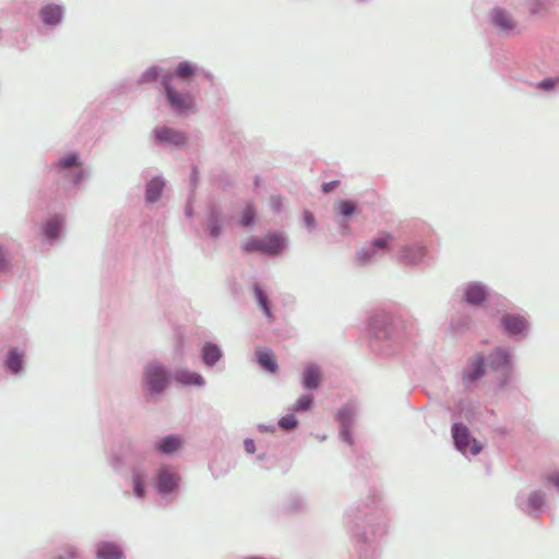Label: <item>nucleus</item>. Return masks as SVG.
<instances>
[{
  "label": "nucleus",
  "mask_w": 559,
  "mask_h": 559,
  "mask_svg": "<svg viewBox=\"0 0 559 559\" xmlns=\"http://www.w3.org/2000/svg\"><path fill=\"white\" fill-rule=\"evenodd\" d=\"M282 248L283 238L276 234L263 238L251 237L242 245V249L247 252L260 251L267 254H277Z\"/></svg>",
  "instance_id": "f257e3e1"
},
{
  "label": "nucleus",
  "mask_w": 559,
  "mask_h": 559,
  "mask_svg": "<svg viewBox=\"0 0 559 559\" xmlns=\"http://www.w3.org/2000/svg\"><path fill=\"white\" fill-rule=\"evenodd\" d=\"M173 75H165L163 80L169 104L175 110L180 112L192 109L194 106L193 97L188 93L177 92L173 86Z\"/></svg>",
  "instance_id": "f03ea898"
},
{
  "label": "nucleus",
  "mask_w": 559,
  "mask_h": 559,
  "mask_svg": "<svg viewBox=\"0 0 559 559\" xmlns=\"http://www.w3.org/2000/svg\"><path fill=\"white\" fill-rule=\"evenodd\" d=\"M452 433L455 447L462 453H471L472 455H476L481 450V444L475 439H471L468 433V429L462 424H455L452 427Z\"/></svg>",
  "instance_id": "7ed1b4c3"
},
{
  "label": "nucleus",
  "mask_w": 559,
  "mask_h": 559,
  "mask_svg": "<svg viewBox=\"0 0 559 559\" xmlns=\"http://www.w3.org/2000/svg\"><path fill=\"white\" fill-rule=\"evenodd\" d=\"M145 384L151 393L162 392L167 384L165 370L158 365H148L145 370Z\"/></svg>",
  "instance_id": "20e7f679"
},
{
  "label": "nucleus",
  "mask_w": 559,
  "mask_h": 559,
  "mask_svg": "<svg viewBox=\"0 0 559 559\" xmlns=\"http://www.w3.org/2000/svg\"><path fill=\"white\" fill-rule=\"evenodd\" d=\"M492 24L502 33H511L516 27V22L510 13L502 9H495L491 12Z\"/></svg>",
  "instance_id": "39448f33"
},
{
  "label": "nucleus",
  "mask_w": 559,
  "mask_h": 559,
  "mask_svg": "<svg viewBox=\"0 0 559 559\" xmlns=\"http://www.w3.org/2000/svg\"><path fill=\"white\" fill-rule=\"evenodd\" d=\"M178 479V476L169 468L163 467L158 473L157 489L163 493H168L177 487Z\"/></svg>",
  "instance_id": "423d86ee"
},
{
  "label": "nucleus",
  "mask_w": 559,
  "mask_h": 559,
  "mask_svg": "<svg viewBox=\"0 0 559 559\" xmlns=\"http://www.w3.org/2000/svg\"><path fill=\"white\" fill-rule=\"evenodd\" d=\"M155 135L157 141L175 145H181L185 143L186 140L185 135L181 132L167 127H160L156 129Z\"/></svg>",
  "instance_id": "0eeeda50"
},
{
  "label": "nucleus",
  "mask_w": 559,
  "mask_h": 559,
  "mask_svg": "<svg viewBox=\"0 0 559 559\" xmlns=\"http://www.w3.org/2000/svg\"><path fill=\"white\" fill-rule=\"evenodd\" d=\"M39 15L46 25H56L62 20V8L58 4H46L40 11Z\"/></svg>",
  "instance_id": "6e6552de"
},
{
  "label": "nucleus",
  "mask_w": 559,
  "mask_h": 559,
  "mask_svg": "<svg viewBox=\"0 0 559 559\" xmlns=\"http://www.w3.org/2000/svg\"><path fill=\"white\" fill-rule=\"evenodd\" d=\"M501 323L509 334H520L525 331L526 322L524 318L518 314H506L501 319Z\"/></svg>",
  "instance_id": "1a4fd4ad"
},
{
  "label": "nucleus",
  "mask_w": 559,
  "mask_h": 559,
  "mask_svg": "<svg viewBox=\"0 0 559 559\" xmlns=\"http://www.w3.org/2000/svg\"><path fill=\"white\" fill-rule=\"evenodd\" d=\"M97 559H121L122 551L120 548L112 543H100L96 550Z\"/></svg>",
  "instance_id": "9d476101"
},
{
  "label": "nucleus",
  "mask_w": 559,
  "mask_h": 559,
  "mask_svg": "<svg viewBox=\"0 0 559 559\" xmlns=\"http://www.w3.org/2000/svg\"><path fill=\"white\" fill-rule=\"evenodd\" d=\"M464 295L466 301L472 305H479L487 297L485 288L479 284H472L467 286Z\"/></svg>",
  "instance_id": "9b49d317"
},
{
  "label": "nucleus",
  "mask_w": 559,
  "mask_h": 559,
  "mask_svg": "<svg viewBox=\"0 0 559 559\" xmlns=\"http://www.w3.org/2000/svg\"><path fill=\"white\" fill-rule=\"evenodd\" d=\"M259 365L265 370L275 373L277 371V361L271 350H260L257 353Z\"/></svg>",
  "instance_id": "f8f14e48"
},
{
  "label": "nucleus",
  "mask_w": 559,
  "mask_h": 559,
  "mask_svg": "<svg viewBox=\"0 0 559 559\" xmlns=\"http://www.w3.org/2000/svg\"><path fill=\"white\" fill-rule=\"evenodd\" d=\"M302 383L307 389H316L320 383V371L316 366H309L306 368L302 376Z\"/></svg>",
  "instance_id": "ddd939ff"
},
{
  "label": "nucleus",
  "mask_w": 559,
  "mask_h": 559,
  "mask_svg": "<svg viewBox=\"0 0 559 559\" xmlns=\"http://www.w3.org/2000/svg\"><path fill=\"white\" fill-rule=\"evenodd\" d=\"M182 445V441L177 436L165 437L157 445V449L166 454L176 452Z\"/></svg>",
  "instance_id": "4468645a"
},
{
  "label": "nucleus",
  "mask_w": 559,
  "mask_h": 559,
  "mask_svg": "<svg viewBox=\"0 0 559 559\" xmlns=\"http://www.w3.org/2000/svg\"><path fill=\"white\" fill-rule=\"evenodd\" d=\"M164 186H165L164 181L158 178L151 180L146 187L147 201L155 202L159 198V195L164 189Z\"/></svg>",
  "instance_id": "2eb2a0df"
},
{
  "label": "nucleus",
  "mask_w": 559,
  "mask_h": 559,
  "mask_svg": "<svg viewBox=\"0 0 559 559\" xmlns=\"http://www.w3.org/2000/svg\"><path fill=\"white\" fill-rule=\"evenodd\" d=\"M222 357V352L214 344H206L203 347V360L207 366H213Z\"/></svg>",
  "instance_id": "dca6fc26"
},
{
  "label": "nucleus",
  "mask_w": 559,
  "mask_h": 559,
  "mask_svg": "<svg viewBox=\"0 0 559 559\" xmlns=\"http://www.w3.org/2000/svg\"><path fill=\"white\" fill-rule=\"evenodd\" d=\"M484 374V359L481 357L476 358L468 371L464 374V380L475 381Z\"/></svg>",
  "instance_id": "f3484780"
},
{
  "label": "nucleus",
  "mask_w": 559,
  "mask_h": 559,
  "mask_svg": "<svg viewBox=\"0 0 559 559\" xmlns=\"http://www.w3.org/2000/svg\"><path fill=\"white\" fill-rule=\"evenodd\" d=\"M195 68L188 61L180 62L175 71V74H171L174 78L177 76L185 82H189V80L194 75Z\"/></svg>",
  "instance_id": "a211bd4d"
},
{
  "label": "nucleus",
  "mask_w": 559,
  "mask_h": 559,
  "mask_svg": "<svg viewBox=\"0 0 559 559\" xmlns=\"http://www.w3.org/2000/svg\"><path fill=\"white\" fill-rule=\"evenodd\" d=\"M176 380L183 384L201 385L203 383V379L200 374L187 370L178 371Z\"/></svg>",
  "instance_id": "6ab92c4d"
},
{
  "label": "nucleus",
  "mask_w": 559,
  "mask_h": 559,
  "mask_svg": "<svg viewBox=\"0 0 559 559\" xmlns=\"http://www.w3.org/2000/svg\"><path fill=\"white\" fill-rule=\"evenodd\" d=\"M254 295H255L257 301H258L260 308L263 310L264 314L267 318H271L272 314H271V309H270V304H269L267 297L258 285L254 286Z\"/></svg>",
  "instance_id": "aec40b11"
},
{
  "label": "nucleus",
  "mask_w": 559,
  "mask_h": 559,
  "mask_svg": "<svg viewBox=\"0 0 559 559\" xmlns=\"http://www.w3.org/2000/svg\"><path fill=\"white\" fill-rule=\"evenodd\" d=\"M7 366L13 373H17L22 369V355L11 350L8 356Z\"/></svg>",
  "instance_id": "412c9836"
},
{
  "label": "nucleus",
  "mask_w": 559,
  "mask_h": 559,
  "mask_svg": "<svg viewBox=\"0 0 559 559\" xmlns=\"http://www.w3.org/2000/svg\"><path fill=\"white\" fill-rule=\"evenodd\" d=\"M61 228V222L58 218L50 219L45 226V234L49 239L58 236Z\"/></svg>",
  "instance_id": "4be33fe9"
},
{
  "label": "nucleus",
  "mask_w": 559,
  "mask_h": 559,
  "mask_svg": "<svg viewBox=\"0 0 559 559\" xmlns=\"http://www.w3.org/2000/svg\"><path fill=\"white\" fill-rule=\"evenodd\" d=\"M335 209L337 212L344 216L352 215L355 212V203L348 200H341L336 202Z\"/></svg>",
  "instance_id": "5701e85b"
},
{
  "label": "nucleus",
  "mask_w": 559,
  "mask_h": 559,
  "mask_svg": "<svg viewBox=\"0 0 559 559\" xmlns=\"http://www.w3.org/2000/svg\"><path fill=\"white\" fill-rule=\"evenodd\" d=\"M255 216V209L252 205H247L241 214L240 224L242 226H250L253 223Z\"/></svg>",
  "instance_id": "b1692460"
},
{
  "label": "nucleus",
  "mask_w": 559,
  "mask_h": 559,
  "mask_svg": "<svg viewBox=\"0 0 559 559\" xmlns=\"http://www.w3.org/2000/svg\"><path fill=\"white\" fill-rule=\"evenodd\" d=\"M311 404H312V397L310 395H304L296 402L293 409L295 412L307 411L310 408Z\"/></svg>",
  "instance_id": "393cba45"
},
{
  "label": "nucleus",
  "mask_w": 559,
  "mask_h": 559,
  "mask_svg": "<svg viewBox=\"0 0 559 559\" xmlns=\"http://www.w3.org/2000/svg\"><path fill=\"white\" fill-rule=\"evenodd\" d=\"M133 488H134V493L136 497H139V498L144 497V495H145L144 480H143V477L139 474L135 475L133 478Z\"/></svg>",
  "instance_id": "a878e982"
},
{
  "label": "nucleus",
  "mask_w": 559,
  "mask_h": 559,
  "mask_svg": "<svg viewBox=\"0 0 559 559\" xmlns=\"http://www.w3.org/2000/svg\"><path fill=\"white\" fill-rule=\"evenodd\" d=\"M79 165L78 163V156L75 154L68 155L60 159L57 164L58 168L60 169H67L71 166Z\"/></svg>",
  "instance_id": "bb28decb"
},
{
  "label": "nucleus",
  "mask_w": 559,
  "mask_h": 559,
  "mask_svg": "<svg viewBox=\"0 0 559 559\" xmlns=\"http://www.w3.org/2000/svg\"><path fill=\"white\" fill-rule=\"evenodd\" d=\"M278 424L283 429L289 430L297 426V419L294 415H286L280 419Z\"/></svg>",
  "instance_id": "cd10ccee"
},
{
  "label": "nucleus",
  "mask_w": 559,
  "mask_h": 559,
  "mask_svg": "<svg viewBox=\"0 0 559 559\" xmlns=\"http://www.w3.org/2000/svg\"><path fill=\"white\" fill-rule=\"evenodd\" d=\"M493 356H495V361L493 362L499 365V366H504V365H509L510 364V357L507 354V352H504L503 349H497L493 353Z\"/></svg>",
  "instance_id": "c85d7f7f"
},
{
  "label": "nucleus",
  "mask_w": 559,
  "mask_h": 559,
  "mask_svg": "<svg viewBox=\"0 0 559 559\" xmlns=\"http://www.w3.org/2000/svg\"><path fill=\"white\" fill-rule=\"evenodd\" d=\"M337 416L342 425L346 427L352 421L353 411L348 407H344L338 412Z\"/></svg>",
  "instance_id": "c756f323"
},
{
  "label": "nucleus",
  "mask_w": 559,
  "mask_h": 559,
  "mask_svg": "<svg viewBox=\"0 0 559 559\" xmlns=\"http://www.w3.org/2000/svg\"><path fill=\"white\" fill-rule=\"evenodd\" d=\"M558 82H559L558 79H546V80L538 82L536 84V87L540 88V90H545V91H551L557 86Z\"/></svg>",
  "instance_id": "7c9ffc66"
},
{
  "label": "nucleus",
  "mask_w": 559,
  "mask_h": 559,
  "mask_svg": "<svg viewBox=\"0 0 559 559\" xmlns=\"http://www.w3.org/2000/svg\"><path fill=\"white\" fill-rule=\"evenodd\" d=\"M392 239V236L390 234H386L383 237H379L372 240V246L377 249L385 248L388 246V242Z\"/></svg>",
  "instance_id": "2f4dec72"
},
{
  "label": "nucleus",
  "mask_w": 559,
  "mask_h": 559,
  "mask_svg": "<svg viewBox=\"0 0 559 559\" xmlns=\"http://www.w3.org/2000/svg\"><path fill=\"white\" fill-rule=\"evenodd\" d=\"M544 501V495L539 493V492H534L531 497H530V502L531 504L534 507V508H537L539 507Z\"/></svg>",
  "instance_id": "473e14b6"
},
{
  "label": "nucleus",
  "mask_w": 559,
  "mask_h": 559,
  "mask_svg": "<svg viewBox=\"0 0 559 559\" xmlns=\"http://www.w3.org/2000/svg\"><path fill=\"white\" fill-rule=\"evenodd\" d=\"M210 234L212 237L216 238L221 233V227L217 225V221L213 219L209 224Z\"/></svg>",
  "instance_id": "72a5a7b5"
},
{
  "label": "nucleus",
  "mask_w": 559,
  "mask_h": 559,
  "mask_svg": "<svg viewBox=\"0 0 559 559\" xmlns=\"http://www.w3.org/2000/svg\"><path fill=\"white\" fill-rule=\"evenodd\" d=\"M547 480L559 490V472H554L547 476Z\"/></svg>",
  "instance_id": "f704fd0d"
},
{
  "label": "nucleus",
  "mask_w": 559,
  "mask_h": 559,
  "mask_svg": "<svg viewBox=\"0 0 559 559\" xmlns=\"http://www.w3.org/2000/svg\"><path fill=\"white\" fill-rule=\"evenodd\" d=\"M337 183H338L337 181H331V182L324 183L322 187L323 192H325V193L331 192L337 186Z\"/></svg>",
  "instance_id": "c9c22d12"
},
{
  "label": "nucleus",
  "mask_w": 559,
  "mask_h": 559,
  "mask_svg": "<svg viewBox=\"0 0 559 559\" xmlns=\"http://www.w3.org/2000/svg\"><path fill=\"white\" fill-rule=\"evenodd\" d=\"M304 218L309 227L314 225V216L310 212H306Z\"/></svg>",
  "instance_id": "e433bc0d"
},
{
  "label": "nucleus",
  "mask_w": 559,
  "mask_h": 559,
  "mask_svg": "<svg viewBox=\"0 0 559 559\" xmlns=\"http://www.w3.org/2000/svg\"><path fill=\"white\" fill-rule=\"evenodd\" d=\"M245 449L248 453H254L255 451V447H254V442L252 440H246L245 441Z\"/></svg>",
  "instance_id": "4c0bfd02"
},
{
  "label": "nucleus",
  "mask_w": 559,
  "mask_h": 559,
  "mask_svg": "<svg viewBox=\"0 0 559 559\" xmlns=\"http://www.w3.org/2000/svg\"><path fill=\"white\" fill-rule=\"evenodd\" d=\"M271 204L272 206L274 207L275 211H278L280 207H281V200L278 198H272L271 199Z\"/></svg>",
  "instance_id": "58836bf2"
},
{
  "label": "nucleus",
  "mask_w": 559,
  "mask_h": 559,
  "mask_svg": "<svg viewBox=\"0 0 559 559\" xmlns=\"http://www.w3.org/2000/svg\"><path fill=\"white\" fill-rule=\"evenodd\" d=\"M358 259L361 261V262H366L370 259V255L367 254L365 251H361L358 253Z\"/></svg>",
  "instance_id": "ea45409f"
},
{
  "label": "nucleus",
  "mask_w": 559,
  "mask_h": 559,
  "mask_svg": "<svg viewBox=\"0 0 559 559\" xmlns=\"http://www.w3.org/2000/svg\"><path fill=\"white\" fill-rule=\"evenodd\" d=\"M5 260L3 255L2 248H0V269L4 266Z\"/></svg>",
  "instance_id": "a19ab883"
},
{
  "label": "nucleus",
  "mask_w": 559,
  "mask_h": 559,
  "mask_svg": "<svg viewBox=\"0 0 559 559\" xmlns=\"http://www.w3.org/2000/svg\"><path fill=\"white\" fill-rule=\"evenodd\" d=\"M82 177V175L80 174L73 181L74 182H78V180Z\"/></svg>",
  "instance_id": "79ce46f5"
}]
</instances>
